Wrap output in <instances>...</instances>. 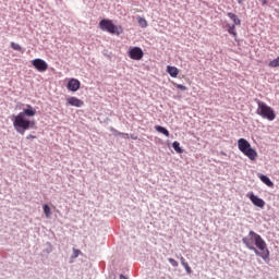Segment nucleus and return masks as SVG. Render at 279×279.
<instances>
[{
    "mask_svg": "<svg viewBox=\"0 0 279 279\" xmlns=\"http://www.w3.org/2000/svg\"><path fill=\"white\" fill-rule=\"evenodd\" d=\"M242 243L247 247V250L254 252L255 256L263 258L265 263H269V248L267 247V242L264 241L260 234L250 231L248 234L242 239Z\"/></svg>",
    "mask_w": 279,
    "mask_h": 279,
    "instance_id": "nucleus-1",
    "label": "nucleus"
},
{
    "mask_svg": "<svg viewBox=\"0 0 279 279\" xmlns=\"http://www.w3.org/2000/svg\"><path fill=\"white\" fill-rule=\"evenodd\" d=\"M26 108L17 114H12L10 117L13 121V128L17 134H25L27 130H34L36 128V121L29 120L28 118L36 117V108H33L32 105H25Z\"/></svg>",
    "mask_w": 279,
    "mask_h": 279,
    "instance_id": "nucleus-2",
    "label": "nucleus"
},
{
    "mask_svg": "<svg viewBox=\"0 0 279 279\" xmlns=\"http://www.w3.org/2000/svg\"><path fill=\"white\" fill-rule=\"evenodd\" d=\"M98 27L102 32H107V34H111L112 36H121V34H123V26L116 25L110 19H102L98 23Z\"/></svg>",
    "mask_w": 279,
    "mask_h": 279,
    "instance_id": "nucleus-3",
    "label": "nucleus"
},
{
    "mask_svg": "<svg viewBox=\"0 0 279 279\" xmlns=\"http://www.w3.org/2000/svg\"><path fill=\"white\" fill-rule=\"evenodd\" d=\"M238 149L246 156L247 159L254 161L256 158H258V151H256V148L252 147V144L243 137L238 140Z\"/></svg>",
    "mask_w": 279,
    "mask_h": 279,
    "instance_id": "nucleus-4",
    "label": "nucleus"
},
{
    "mask_svg": "<svg viewBox=\"0 0 279 279\" xmlns=\"http://www.w3.org/2000/svg\"><path fill=\"white\" fill-rule=\"evenodd\" d=\"M255 101L257 104L256 114L262 117V119H267V121L276 120V111L274 108L269 107L258 98H256Z\"/></svg>",
    "mask_w": 279,
    "mask_h": 279,
    "instance_id": "nucleus-5",
    "label": "nucleus"
},
{
    "mask_svg": "<svg viewBox=\"0 0 279 279\" xmlns=\"http://www.w3.org/2000/svg\"><path fill=\"white\" fill-rule=\"evenodd\" d=\"M31 64L38 71V73H45L49 69V63L40 58L33 59Z\"/></svg>",
    "mask_w": 279,
    "mask_h": 279,
    "instance_id": "nucleus-6",
    "label": "nucleus"
},
{
    "mask_svg": "<svg viewBox=\"0 0 279 279\" xmlns=\"http://www.w3.org/2000/svg\"><path fill=\"white\" fill-rule=\"evenodd\" d=\"M246 197L252 202L253 206H256L257 208H265V199L254 194L253 191L247 192Z\"/></svg>",
    "mask_w": 279,
    "mask_h": 279,
    "instance_id": "nucleus-7",
    "label": "nucleus"
},
{
    "mask_svg": "<svg viewBox=\"0 0 279 279\" xmlns=\"http://www.w3.org/2000/svg\"><path fill=\"white\" fill-rule=\"evenodd\" d=\"M145 52H143V48L138 46H134L129 49V58H131V60H143Z\"/></svg>",
    "mask_w": 279,
    "mask_h": 279,
    "instance_id": "nucleus-8",
    "label": "nucleus"
},
{
    "mask_svg": "<svg viewBox=\"0 0 279 279\" xmlns=\"http://www.w3.org/2000/svg\"><path fill=\"white\" fill-rule=\"evenodd\" d=\"M80 88H82V82H80V80L77 78H70L66 83V89L70 93H77V90H80Z\"/></svg>",
    "mask_w": 279,
    "mask_h": 279,
    "instance_id": "nucleus-9",
    "label": "nucleus"
},
{
    "mask_svg": "<svg viewBox=\"0 0 279 279\" xmlns=\"http://www.w3.org/2000/svg\"><path fill=\"white\" fill-rule=\"evenodd\" d=\"M66 106H72L73 108H82L84 106V100L75 96H71L66 98Z\"/></svg>",
    "mask_w": 279,
    "mask_h": 279,
    "instance_id": "nucleus-10",
    "label": "nucleus"
},
{
    "mask_svg": "<svg viewBox=\"0 0 279 279\" xmlns=\"http://www.w3.org/2000/svg\"><path fill=\"white\" fill-rule=\"evenodd\" d=\"M257 178L263 182V184H266V186H269V189H274V181L267 174L258 173Z\"/></svg>",
    "mask_w": 279,
    "mask_h": 279,
    "instance_id": "nucleus-11",
    "label": "nucleus"
},
{
    "mask_svg": "<svg viewBox=\"0 0 279 279\" xmlns=\"http://www.w3.org/2000/svg\"><path fill=\"white\" fill-rule=\"evenodd\" d=\"M167 73L170 75V77H178V75H180V70H178L177 66L167 65Z\"/></svg>",
    "mask_w": 279,
    "mask_h": 279,
    "instance_id": "nucleus-12",
    "label": "nucleus"
},
{
    "mask_svg": "<svg viewBox=\"0 0 279 279\" xmlns=\"http://www.w3.org/2000/svg\"><path fill=\"white\" fill-rule=\"evenodd\" d=\"M227 32L228 34H230V36H233L234 40H236V36H239V34L236 33V25L235 24H227Z\"/></svg>",
    "mask_w": 279,
    "mask_h": 279,
    "instance_id": "nucleus-13",
    "label": "nucleus"
},
{
    "mask_svg": "<svg viewBox=\"0 0 279 279\" xmlns=\"http://www.w3.org/2000/svg\"><path fill=\"white\" fill-rule=\"evenodd\" d=\"M109 131H111L113 136H122V138H130V134L120 132L119 130L114 129V126H110Z\"/></svg>",
    "mask_w": 279,
    "mask_h": 279,
    "instance_id": "nucleus-14",
    "label": "nucleus"
},
{
    "mask_svg": "<svg viewBox=\"0 0 279 279\" xmlns=\"http://www.w3.org/2000/svg\"><path fill=\"white\" fill-rule=\"evenodd\" d=\"M227 16H228V19L233 21V25H241V19H239V15H236L232 12H228Z\"/></svg>",
    "mask_w": 279,
    "mask_h": 279,
    "instance_id": "nucleus-15",
    "label": "nucleus"
},
{
    "mask_svg": "<svg viewBox=\"0 0 279 279\" xmlns=\"http://www.w3.org/2000/svg\"><path fill=\"white\" fill-rule=\"evenodd\" d=\"M155 130L159 134H163V136H167L169 138L170 133H169V130L167 128H165L162 125H155Z\"/></svg>",
    "mask_w": 279,
    "mask_h": 279,
    "instance_id": "nucleus-16",
    "label": "nucleus"
},
{
    "mask_svg": "<svg viewBox=\"0 0 279 279\" xmlns=\"http://www.w3.org/2000/svg\"><path fill=\"white\" fill-rule=\"evenodd\" d=\"M172 149H174L177 154H184V149L182 148V146H180V142L178 141H174L172 143Z\"/></svg>",
    "mask_w": 279,
    "mask_h": 279,
    "instance_id": "nucleus-17",
    "label": "nucleus"
},
{
    "mask_svg": "<svg viewBox=\"0 0 279 279\" xmlns=\"http://www.w3.org/2000/svg\"><path fill=\"white\" fill-rule=\"evenodd\" d=\"M46 248L43 250V254H46V256H49L51 252H53V244L51 242H46Z\"/></svg>",
    "mask_w": 279,
    "mask_h": 279,
    "instance_id": "nucleus-18",
    "label": "nucleus"
},
{
    "mask_svg": "<svg viewBox=\"0 0 279 279\" xmlns=\"http://www.w3.org/2000/svg\"><path fill=\"white\" fill-rule=\"evenodd\" d=\"M10 47L14 51H21V53H25V50L23 49V47H21V45L16 44L14 41H11Z\"/></svg>",
    "mask_w": 279,
    "mask_h": 279,
    "instance_id": "nucleus-19",
    "label": "nucleus"
},
{
    "mask_svg": "<svg viewBox=\"0 0 279 279\" xmlns=\"http://www.w3.org/2000/svg\"><path fill=\"white\" fill-rule=\"evenodd\" d=\"M137 23L140 25V27L142 28H145L147 27V20H145V17H141V16H137Z\"/></svg>",
    "mask_w": 279,
    "mask_h": 279,
    "instance_id": "nucleus-20",
    "label": "nucleus"
},
{
    "mask_svg": "<svg viewBox=\"0 0 279 279\" xmlns=\"http://www.w3.org/2000/svg\"><path fill=\"white\" fill-rule=\"evenodd\" d=\"M268 66H270L271 69H278L279 66V56L271 60L269 63H268Z\"/></svg>",
    "mask_w": 279,
    "mask_h": 279,
    "instance_id": "nucleus-21",
    "label": "nucleus"
},
{
    "mask_svg": "<svg viewBox=\"0 0 279 279\" xmlns=\"http://www.w3.org/2000/svg\"><path fill=\"white\" fill-rule=\"evenodd\" d=\"M43 210L47 218L51 217V207L48 204L43 205Z\"/></svg>",
    "mask_w": 279,
    "mask_h": 279,
    "instance_id": "nucleus-22",
    "label": "nucleus"
},
{
    "mask_svg": "<svg viewBox=\"0 0 279 279\" xmlns=\"http://www.w3.org/2000/svg\"><path fill=\"white\" fill-rule=\"evenodd\" d=\"M181 265H182V267H184V269L189 276H191V274H193V269L191 268V266H189V263L185 262L184 264H181Z\"/></svg>",
    "mask_w": 279,
    "mask_h": 279,
    "instance_id": "nucleus-23",
    "label": "nucleus"
},
{
    "mask_svg": "<svg viewBox=\"0 0 279 279\" xmlns=\"http://www.w3.org/2000/svg\"><path fill=\"white\" fill-rule=\"evenodd\" d=\"M168 263H170V265L172 266V267H178L180 264L178 263V260H175L174 258H171V257H169L168 258Z\"/></svg>",
    "mask_w": 279,
    "mask_h": 279,
    "instance_id": "nucleus-24",
    "label": "nucleus"
},
{
    "mask_svg": "<svg viewBox=\"0 0 279 279\" xmlns=\"http://www.w3.org/2000/svg\"><path fill=\"white\" fill-rule=\"evenodd\" d=\"M175 88H178L179 90H189V87L182 85V84H174Z\"/></svg>",
    "mask_w": 279,
    "mask_h": 279,
    "instance_id": "nucleus-25",
    "label": "nucleus"
},
{
    "mask_svg": "<svg viewBox=\"0 0 279 279\" xmlns=\"http://www.w3.org/2000/svg\"><path fill=\"white\" fill-rule=\"evenodd\" d=\"M80 254H82V251H80V250H77V248H73L72 258H77V256H80Z\"/></svg>",
    "mask_w": 279,
    "mask_h": 279,
    "instance_id": "nucleus-26",
    "label": "nucleus"
},
{
    "mask_svg": "<svg viewBox=\"0 0 279 279\" xmlns=\"http://www.w3.org/2000/svg\"><path fill=\"white\" fill-rule=\"evenodd\" d=\"M34 138H36V135L29 134L26 136V141H34Z\"/></svg>",
    "mask_w": 279,
    "mask_h": 279,
    "instance_id": "nucleus-27",
    "label": "nucleus"
},
{
    "mask_svg": "<svg viewBox=\"0 0 279 279\" xmlns=\"http://www.w3.org/2000/svg\"><path fill=\"white\" fill-rule=\"evenodd\" d=\"M179 260L181 262V265H184V263H186V259L182 255H180Z\"/></svg>",
    "mask_w": 279,
    "mask_h": 279,
    "instance_id": "nucleus-28",
    "label": "nucleus"
},
{
    "mask_svg": "<svg viewBox=\"0 0 279 279\" xmlns=\"http://www.w3.org/2000/svg\"><path fill=\"white\" fill-rule=\"evenodd\" d=\"M262 2V5H267V3H269L268 0H259Z\"/></svg>",
    "mask_w": 279,
    "mask_h": 279,
    "instance_id": "nucleus-29",
    "label": "nucleus"
},
{
    "mask_svg": "<svg viewBox=\"0 0 279 279\" xmlns=\"http://www.w3.org/2000/svg\"><path fill=\"white\" fill-rule=\"evenodd\" d=\"M236 2L239 3V5H243V3L245 2V0H236Z\"/></svg>",
    "mask_w": 279,
    "mask_h": 279,
    "instance_id": "nucleus-30",
    "label": "nucleus"
},
{
    "mask_svg": "<svg viewBox=\"0 0 279 279\" xmlns=\"http://www.w3.org/2000/svg\"><path fill=\"white\" fill-rule=\"evenodd\" d=\"M120 279H129V278L125 277V275L121 274V275H120Z\"/></svg>",
    "mask_w": 279,
    "mask_h": 279,
    "instance_id": "nucleus-31",
    "label": "nucleus"
},
{
    "mask_svg": "<svg viewBox=\"0 0 279 279\" xmlns=\"http://www.w3.org/2000/svg\"><path fill=\"white\" fill-rule=\"evenodd\" d=\"M132 138H133V141H136L137 137H132Z\"/></svg>",
    "mask_w": 279,
    "mask_h": 279,
    "instance_id": "nucleus-32",
    "label": "nucleus"
}]
</instances>
